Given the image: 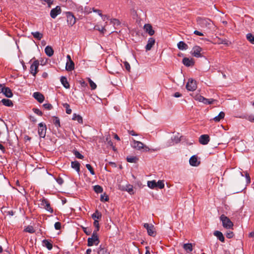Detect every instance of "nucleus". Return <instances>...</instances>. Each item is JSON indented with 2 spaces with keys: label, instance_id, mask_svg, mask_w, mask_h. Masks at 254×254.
Instances as JSON below:
<instances>
[{
  "label": "nucleus",
  "instance_id": "10",
  "mask_svg": "<svg viewBox=\"0 0 254 254\" xmlns=\"http://www.w3.org/2000/svg\"><path fill=\"white\" fill-rule=\"evenodd\" d=\"M62 12V9L60 6H57L55 8H53L50 12V16L52 18L55 19L58 15Z\"/></svg>",
  "mask_w": 254,
  "mask_h": 254
},
{
  "label": "nucleus",
  "instance_id": "9",
  "mask_svg": "<svg viewBox=\"0 0 254 254\" xmlns=\"http://www.w3.org/2000/svg\"><path fill=\"white\" fill-rule=\"evenodd\" d=\"M39 65L38 61H35L30 66V73L33 75L35 76L38 72V68Z\"/></svg>",
  "mask_w": 254,
  "mask_h": 254
},
{
  "label": "nucleus",
  "instance_id": "55",
  "mask_svg": "<svg viewBox=\"0 0 254 254\" xmlns=\"http://www.w3.org/2000/svg\"><path fill=\"white\" fill-rule=\"evenodd\" d=\"M33 110L35 114H37V115H38L39 116H42V112L40 110H39L38 109L34 108L33 109Z\"/></svg>",
  "mask_w": 254,
  "mask_h": 254
},
{
  "label": "nucleus",
  "instance_id": "21",
  "mask_svg": "<svg viewBox=\"0 0 254 254\" xmlns=\"http://www.w3.org/2000/svg\"><path fill=\"white\" fill-rule=\"evenodd\" d=\"M0 102L3 105L7 107H12L13 105L12 101L8 99H3L0 101Z\"/></svg>",
  "mask_w": 254,
  "mask_h": 254
},
{
  "label": "nucleus",
  "instance_id": "51",
  "mask_svg": "<svg viewBox=\"0 0 254 254\" xmlns=\"http://www.w3.org/2000/svg\"><path fill=\"white\" fill-rule=\"evenodd\" d=\"M94 226L96 228V230H95L94 232H97L99 229V224L98 221L97 220H95L94 222Z\"/></svg>",
  "mask_w": 254,
  "mask_h": 254
},
{
  "label": "nucleus",
  "instance_id": "24",
  "mask_svg": "<svg viewBox=\"0 0 254 254\" xmlns=\"http://www.w3.org/2000/svg\"><path fill=\"white\" fill-rule=\"evenodd\" d=\"M3 94L7 98L12 97L13 96L11 90L8 87H6L4 88Z\"/></svg>",
  "mask_w": 254,
  "mask_h": 254
},
{
  "label": "nucleus",
  "instance_id": "17",
  "mask_svg": "<svg viewBox=\"0 0 254 254\" xmlns=\"http://www.w3.org/2000/svg\"><path fill=\"white\" fill-rule=\"evenodd\" d=\"M144 29L145 32L148 33L150 36H152L154 34V31L152 29V26L149 24H145L144 26Z\"/></svg>",
  "mask_w": 254,
  "mask_h": 254
},
{
  "label": "nucleus",
  "instance_id": "3",
  "mask_svg": "<svg viewBox=\"0 0 254 254\" xmlns=\"http://www.w3.org/2000/svg\"><path fill=\"white\" fill-rule=\"evenodd\" d=\"M220 219L222 221L223 227L227 229H231L233 228V223L228 217L226 216L225 215L222 214L221 215Z\"/></svg>",
  "mask_w": 254,
  "mask_h": 254
},
{
  "label": "nucleus",
  "instance_id": "63",
  "mask_svg": "<svg viewBox=\"0 0 254 254\" xmlns=\"http://www.w3.org/2000/svg\"><path fill=\"white\" fill-rule=\"evenodd\" d=\"M194 34H195V35H198V36H203V34L201 32H200L198 31H197V30H195L194 31Z\"/></svg>",
  "mask_w": 254,
  "mask_h": 254
},
{
  "label": "nucleus",
  "instance_id": "28",
  "mask_svg": "<svg viewBox=\"0 0 254 254\" xmlns=\"http://www.w3.org/2000/svg\"><path fill=\"white\" fill-rule=\"evenodd\" d=\"M225 117V113L223 112H221L219 115L213 118V120L216 122H219L221 119H223Z\"/></svg>",
  "mask_w": 254,
  "mask_h": 254
},
{
  "label": "nucleus",
  "instance_id": "32",
  "mask_svg": "<svg viewBox=\"0 0 254 254\" xmlns=\"http://www.w3.org/2000/svg\"><path fill=\"white\" fill-rule=\"evenodd\" d=\"M98 254H110L106 248L100 246L98 248Z\"/></svg>",
  "mask_w": 254,
  "mask_h": 254
},
{
  "label": "nucleus",
  "instance_id": "36",
  "mask_svg": "<svg viewBox=\"0 0 254 254\" xmlns=\"http://www.w3.org/2000/svg\"><path fill=\"white\" fill-rule=\"evenodd\" d=\"M247 39L252 44H254V35L248 33L246 35Z\"/></svg>",
  "mask_w": 254,
  "mask_h": 254
},
{
  "label": "nucleus",
  "instance_id": "58",
  "mask_svg": "<svg viewBox=\"0 0 254 254\" xmlns=\"http://www.w3.org/2000/svg\"><path fill=\"white\" fill-rule=\"evenodd\" d=\"M57 182L60 185H62L64 183V180L62 178L59 177L56 179Z\"/></svg>",
  "mask_w": 254,
  "mask_h": 254
},
{
  "label": "nucleus",
  "instance_id": "46",
  "mask_svg": "<svg viewBox=\"0 0 254 254\" xmlns=\"http://www.w3.org/2000/svg\"><path fill=\"white\" fill-rule=\"evenodd\" d=\"M137 160L136 157L130 156L127 158V161L130 163H135Z\"/></svg>",
  "mask_w": 254,
  "mask_h": 254
},
{
  "label": "nucleus",
  "instance_id": "62",
  "mask_svg": "<svg viewBox=\"0 0 254 254\" xmlns=\"http://www.w3.org/2000/svg\"><path fill=\"white\" fill-rule=\"evenodd\" d=\"M92 10H93V11H94L95 12H97L99 14V15L102 16V14L101 13V10H100L99 9H96L94 8H92Z\"/></svg>",
  "mask_w": 254,
  "mask_h": 254
},
{
  "label": "nucleus",
  "instance_id": "42",
  "mask_svg": "<svg viewBox=\"0 0 254 254\" xmlns=\"http://www.w3.org/2000/svg\"><path fill=\"white\" fill-rule=\"evenodd\" d=\"M126 191H127L130 194H133L134 191L133 190V187L131 185H128L126 186Z\"/></svg>",
  "mask_w": 254,
  "mask_h": 254
},
{
  "label": "nucleus",
  "instance_id": "12",
  "mask_svg": "<svg viewBox=\"0 0 254 254\" xmlns=\"http://www.w3.org/2000/svg\"><path fill=\"white\" fill-rule=\"evenodd\" d=\"M180 141V137L179 134L174 135L171 137V140L168 142L167 146L173 145L176 143H178Z\"/></svg>",
  "mask_w": 254,
  "mask_h": 254
},
{
  "label": "nucleus",
  "instance_id": "26",
  "mask_svg": "<svg viewBox=\"0 0 254 254\" xmlns=\"http://www.w3.org/2000/svg\"><path fill=\"white\" fill-rule=\"evenodd\" d=\"M183 248L187 253H190L192 251V245L190 243L185 244Z\"/></svg>",
  "mask_w": 254,
  "mask_h": 254
},
{
  "label": "nucleus",
  "instance_id": "38",
  "mask_svg": "<svg viewBox=\"0 0 254 254\" xmlns=\"http://www.w3.org/2000/svg\"><path fill=\"white\" fill-rule=\"evenodd\" d=\"M217 43L218 44H224V45H228V41L226 39H220V38H217Z\"/></svg>",
  "mask_w": 254,
  "mask_h": 254
},
{
  "label": "nucleus",
  "instance_id": "25",
  "mask_svg": "<svg viewBox=\"0 0 254 254\" xmlns=\"http://www.w3.org/2000/svg\"><path fill=\"white\" fill-rule=\"evenodd\" d=\"M61 82L65 88H69V84L67 80V79L64 76H62L61 78Z\"/></svg>",
  "mask_w": 254,
  "mask_h": 254
},
{
  "label": "nucleus",
  "instance_id": "30",
  "mask_svg": "<svg viewBox=\"0 0 254 254\" xmlns=\"http://www.w3.org/2000/svg\"><path fill=\"white\" fill-rule=\"evenodd\" d=\"M72 119L74 121H77L80 124H82V118L81 116L79 115L73 114Z\"/></svg>",
  "mask_w": 254,
  "mask_h": 254
},
{
  "label": "nucleus",
  "instance_id": "44",
  "mask_svg": "<svg viewBox=\"0 0 254 254\" xmlns=\"http://www.w3.org/2000/svg\"><path fill=\"white\" fill-rule=\"evenodd\" d=\"M88 80L89 81L91 89H95L97 87L96 84L90 78H88Z\"/></svg>",
  "mask_w": 254,
  "mask_h": 254
},
{
  "label": "nucleus",
  "instance_id": "33",
  "mask_svg": "<svg viewBox=\"0 0 254 254\" xmlns=\"http://www.w3.org/2000/svg\"><path fill=\"white\" fill-rule=\"evenodd\" d=\"M80 164L77 161H73L71 162V167L72 168L75 169V170L77 172H79L80 170Z\"/></svg>",
  "mask_w": 254,
  "mask_h": 254
},
{
  "label": "nucleus",
  "instance_id": "35",
  "mask_svg": "<svg viewBox=\"0 0 254 254\" xmlns=\"http://www.w3.org/2000/svg\"><path fill=\"white\" fill-rule=\"evenodd\" d=\"M102 214L98 210H96L92 215L93 219L95 220L101 219Z\"/></svg>",
  "mask_w": 254,
  "mask_h": 254
},
{
  "label": "nucleus",
  "instance_id": "57",
  "mask_svg": "<svg viewBox=\"0 0 254 254\" xmlns=\"http://www.w3.org/2000/svg\"><path fill=\"white\" fill-rule=\"evenodd\" d=\"M95 29H97V30H99V31H101V32H102V33H103V32H104V31H105V30H106L105 26H104V27H102L101 28V29H100L99 27H98V26H96L95 27Z\"/></svg>",
  "mask_w": 254,
  "mask_h": 254
},
{
  "label": "nucleus",
  "instance_id": "53",
  "mask_svg": "<svg viewBox=\"0 0 254 254\" xmlns=\"http://www.w3.org/2000/svg\"><path fill=\"white\" fill-rule=\"evenodd\" d=\"M124 64L125 66L126 69L128 71H130V64H129V63L125 61V62H124Z\"/></svg>",
  "mask_w": 254,
  "mask_h": 254
},
{
  "label": "nucleus",
  "instance_id": "61",
  "mask_svg": "<svg viewBox=\"0 0 254 254\" xmlns=\"http://www.w3.org/2000/svg\"><path fill=\"white\" fill-rule=\"evenodd\" d=\"M144 227L147 230L150 228H153V225H149L148 223H144Z\"/></svg>",
  "mask_w": 254,
  "mask_h": 254
},
{
  "label": "nucleus",
  "instance_id": "64",
  "mask_svg": "<svg viewBox=\"0 0 254 254\" xmlns=\"http://www.w3.org/2000/svg\"><path fill=\"white\" fill-rule=\"evenodd\" d=\"M174 96L175 97L178 98V97H181L182 96V94L181 93H180L179 92H176L174 94Z\"/></svg>",
  "mask_w": 254,
  "mask_h": 254
},
{
  "label": "nucleus",
  "instance_id": "6",
  "mask_svg": "<svg viewBox=\"0 0 254 254\" xmlns=\"http://www.w3.org/2000/svg\"><path fill=\"white\" fill-rule=\"evenodd\" d=\"M66 21L69 26H72L76 22V18L71 12L65 13Z\"/></svg>",
  "mask_w": 254,
  "mask_h": 254
},
{
  "label": "nucleus",
  "instance_id": "20",
  "mask_svg": "<svg viewBox=\"0 0 254 254\" xmlns=\"http://www.w3.org/2000/svg\"><path fill=\"white\" fill-rule=\"evenodd\" d=\"M74 68V64L72 61H67L65 69L67 71H71Z\"/></svg>",
  "mask_w": 254,
  "mask_h": 254
},
{
  "label": "nucleus",
  "instance_id": "5",
  "mask_svg": "<svg viewBox=\"0 0 254 254\" xmlns=\"http://www.w3.org/2000/svg\"><path fill=\"white\" fill-rule=\"evenodd\" d=\"M194 98L195 100H197L199 102H202L204 104H212L215 100L212 99H208L206 98H205L203 96L197 94L194 96Z\"/></svg>",
  "mask_w": 254,
  "mask_h": 254
},
{
  "label": "nucleus",
  "instance_id": "4",
  "mask_svg": "<svg viewBox=\"0 0 254 254\" xmlns=\"http://www.w3.org/2000/svg\"><path fill=\"white\" fill-rule=\"evenodd\" d=\"M99 243L96 232H93L91 237L88 239V246L90 247L94 245H98Z\"/></svg>",
  "mask_w": 254,
  "mask_h": 254
},
{
  "label": "nucleus",
  "instance_id": "15",
  "mask_svg": "<svg viewBox=\"0 0 254 254\" xmlns=\"http://www.w3.org/2000/svg\"><path fill=\"white\" fill-rule=\"evenodd\" d=\"M33 96L40 103H42L45 99L44 95L38 92H34L33 94Z\"/></svg>",
  "mask_w": 254,
  "mask_h": 254
},
{
  "label": "nucleus",
  "instance_id": "7",
  "mask_svg": "<svg viewBox=\"0 0 254 254\" xmlns=\"http://www.w3.org/2000/svg\"><path fill=\"white\" fill-rule=\"evenodd\" d=\"M186 88L189 91H194L196 88L195 81L192 79H189L186 85Z\"/></svg>",
  "mask_w": 254,
  "mask_h": 254
},
{
  "label": "nucleus",
  "instance_id": "59",
  "mask_svg": "<svg viewBox=\"0 0 254 254\" xmlns=\"http://www.w3.org/2000/svg\"><path fill=\"white\" fill-rule=\"evenodd\" d=\"M247 120L251 122L254 123V116L252 115L249 116L247 118Z\"/></svg>",
  "mask_w": 254,
  "mask_h": 254
},
{
  "label": "nucleus",
  "instance_id": "13",
  "mask_svg": "<svg viewBox=\"0 0 254 254\" xmlns=\"http://www.w3.org/2000/svg\"><path fill=\"white\" fill-rule=\"evenodd\" d=\"M41 205L42 207L46 209L48 211L53 212V210L50 207V205L48 201L45 199H43L41 201Z\"/></svg>",
  "mask_w": 254,
  "mask_h": 254
},
{
  "label": "nucleus",
  "instance_id": "41",
  "mask_svg": "<svg viewBox=\"0 0 254 254\" xmlns=\"http://www.w3.org/2000/svg\"><path fill=\"white\" fill-rule=\"evenodd\" d=\"M94 190L97 193H101L103 191L102 188L99 185H96L94 187Z\"/></svg>",
  "mask_w": 254,
  "mask_h": 254
},
{
  "label": "nucleus",
  "instance_id": "31",
  "mask_svg": "<svg viewBox=\"0 0 254 254\" xmlns=\"http://www.w3.org/2000/svg\"><path fill=\"white\" fill-rule=\"evenodd\" d=\"M31 34L35 38H36L39 40H40L43 38V35L42 33H41L38 31L33 32H32Z\"/></svg>",
  "mask_w": 254,
  "mask_h": 254
},
{
  "label": "nucleus",
  "instance_id": "49",
  "mask_svg": "<svg viewBox=\"0 0 254 254\" xmlns=\"http://www.w3.org/2000/svg\"><path fill=\"white\" fill-rule=\"evenodd\" d=\"M74 154L75 156V157L77 158L82 159L84 158L83 156L77 151H74Z\"/></svg>",
  "mask_w": 254,
  "mask_h": 254
},
{
  "label": "nucleus",
  "instance_id": "8",
  "mask_svg": "<svg viewBox=\"0 0 254 254\" xmlns=\"http://www.w3.org/2000/svg\"><path fill=\"white\" fill-rule=\"evenodd\" d=\"M201 51H202V49L200 47H199L198 46H195L193 47V48H192L191 53V55L195 57H196V58L201 57H202V55L201 54Z\"/></svg>",
  "mask_w": 254,
  "mask_h": 254
},
{
  "label": "nucleus",
  "instance_id": "43",
  "mask_svg": "<svg viewBox=\"0 0 254 254\" xmlns=\"http://www.w3.org/2000/svg\"><path fill=\"white\" fill-rule=\"evenodd\" d=\"M158 188L160 189H162L164 188V181L162 180H159L157 182L156 188Z\"/></svg>",
  "mask_w": 254,
  "mask_h": 254
},
{
  "label": "nucleus",
  "instance_id": "50",
  "mask_svg": "<svg viewBox=\"0 0 254 254\" xmlns=\"http://www.w3.org/2000/svg\"><path fill=\"white\" fill-rule=\"evenodd\" d=\"M86 167L90 171V173L92 175H95V172H94L92 166L90 164H86Z\"/></svg>",
  "mask_w": 254,
  "mask_h": 254
},
{
  "label": "nucleus",
  "instance_id": "27",
  "mask_svg": "<svg viewBox=\"0 0 254 254\" xmlns=\"http://www.w3.org/2000/svg\"><path fill=\"white\" fill-rule=\"evenodd\" d=\"M45 53L49 57H51L54 54V51L51 47L48 46L45 49Z\"/></svg>",
  "mask_w": 254,
  "mask_h": 254
},
{
  "label": "nucleus",
  "instance_id": "39",
  "mask_svg": "<svg viewBox=\"0 0 254 254\" xmlns=\"http://www.w3.org/2000/svg\"><path fill=\"white\" fill-rule=\"evenodd\" d=\"M63 106L66 109V113L67 114H70L71 113V109H70L69 105L67 103H64Z\"/></svg>",
  "mask_w": 254,
  "mask_h": 254
},
{
  "label": "nucleus",
  "instance_id": "14",
  "mask_svg": "<svg viewBox=\"0 0 254 254\" xmlns=\"http://www.w3.org/2000/svg\"><path fill=\"white\" fill-rule=\"evenodd\" d=\"M199 141L200 144L206 145L209 141V136L207 134L201 135L199 137Z\"/></svg>",
  "mask_w": 254,
  "mask_h": 254
},
{
  "label": "nucleus",
  "instance_id": "2",
  "mask_svg": "<svg viewBox=\"0 0 254 254\" xmlns=\"http://www.w3.org/2000/svg\"><path fill=\"white\" fill-rule=\"evenodd\" d=\"M197 22L198 24L203 27H206L210 29L214 27L212 21L209 19L199 17L197 18Z\"/></svg>",
  "mask_w": 254,
  "mask_h": 254
},
{
  "label": "nucleus",
  "instance_id": "18",
  "mask_svg": "<svg viewBox=\"0 0 254 254\" xmlns=\"http://www.w3.org/2000/svg\"><path fill=\"white\" fill-rule=\"evenodd\" d=\"M190 164L192 166H197L199 164V162L197 160V157L192 156L190 159Z\"/></svg>",
  "mask_w": 254,
  "mask_h": 254
},
{
  "label": "nucleus",
  "instance_id": "19",
  "mask_svg": "<svg viewBox=\"0 0 254 254\" xmlns=\"http://www.w3.org/2000/svg\"><path fill=\"white\" fill-rule=\"evenodd\" d=\"M183 63L187 66H191L194 64V62L192 59H190L187 58L183 59Z\"/></svg>",
  "mask_w": 254,
  "mask_h": 254
},
{
  "label": "nucleus",
  "instance_id": "34",
  "mask_svg": "<svg viewBox=\"0 0 254 254\" xmlns=\"http://www.w3.org/2000/svg\"><path fill=\"white\" fill-rule=\"evenodd\" d=\"M157 182L155 180L147 182V186L150 189H153L156 188Z\"/></svg>",
  "mask_w": 254,
  "mask_h": 254
},
{
  "label": "nucleus",
  "instance_id": "29",
  "mask_svg": "<svg viewBox=\"0 0 254 254\" xmlns=\"http://www.w3.org/2000/svg\"><path fill=\"white\" fill-rule=\"evenodd\" d=\"M43 245L46 247L48 250H51L53 248L52 244L47 240H44L42 241Z\"/></svg>",
  "mask_w": 254,
  "mask_h": 254
},
{
  "label": "nucleus",
  "instance_id": "48",
  "mask_svg": "<svg viewBox=\"0 0 254 254\" xmlns=\"http://www.w3.org/2000/svg\"><path fill=\"white\" fill-rule=\"evenodd\" d=\"M110 22L114 26L119 25L120 24V22L119 20L118 19H111Z\"/></svg>",
  "mask_w": 254,
  "mask_h": 254
},
{
  "label": "nucleus",
  "instance_id": "22",
  "mask_svg": "<svg viewBox=\"0 0 254 254\" xmlns=\"http://www.w3.org/2000/svg\"><path fill=\"white\" fill-rule=\"evenodd\" d=\"M214 235L217 237V238L222 242L224 241V237L222 234V233L218 231H215L214 232Z\"/></svg>",
  "mask_w": 254,
  "mask_h": 254
},
{
  "label": "nucleus",
  "instance_id": "60",
  "mask_svg": "<svg viewBox=\"0 0 254 254\" xmlns=\"http://www.w3.org/2000/svg\"><path fill=\"white\" fill-rule=\"evenodd\" d=\"M144 227L147 230L150 228H153V225H149L148 223H144Z\"/></svg>",
  "mask_w": 254,
  "mask_h": 254
},
{
  "label": "nucleus",
  "instance_id": "47",
  "mask_svg": "<svg viewBox=\"0 0 254 254\" xmlns=\"http://www.w3.org/2000/svg\"><path fill=\"white\" fill-rule=\"evenodd\" d=\"M100 200L101 201H108L109 200V197L105 193L101 195Z\"/></svg>",
  "mask_w": 254,
  "mask_h": 254
},
{
  "label": "nucleus",
  "instance_id": "11",
  "mask_svg": "<svg viewBox=\"0 0 254 254\" xmlns=\"http://www.w3.org/2000/svg\"><path fill=\"white\" fill-rule=\"evenodd\" d=\"M46 132V127L42 123L39 124L38 134L41 137H44Z\"/></svg>",
  "mask_w": 254,
  "mask_h": 254
},
{
  "label": "nucleus",
  "instance_id": "23",
  "mask_svg": "<svg viewBox=\"0 0 254 254\" xmlns=\"http://www.w3.org/2000/svg\"><path fill=\"white\" fill-rule=\"evenodd\" d=\"M178 48L179 50H185L188 48V45L184 42L180 41L177 44Z\"/></svg>",
  "mask_w": 254,
  "mask_h": 254
},
{
  "label": "nucleus",
  "instance_id": "40",
  "mask_svg": "<svg viewBox=\"0 0 254 254\" xmlns=\"http://www.w3.org/2000/svg\"><path fill=\"white\" fill-rule=\"evenodd\" d=\"M147 231V233L149 236H155V232L154 231V227L153 225L152 228H150Z\"/></svg>",
  "mask_w": 254,
  "mask_h": 254
},
{
  "label": "nucleus",
  "instance_id": "16",
  "mask_svg": "<svg viewBox=\"0 0 254 254\" xmlns=\"http://www.w3.org/2000/svg\"><path fill=\"white\" fill-rule=\"evenodd\" d=\"M155 43V40L153 38H149L147 44L145 46V49L146 51H149L151 49L152 47L154 46Z\"/></svg>",
  "mask_w": 254,
  "mask_h": 254
},
{
  "label": "nucleus",
  "instance_id": "37",
  "mask_svg": "<svg viewBox=\"0 0 254 254\" xmlns=\"http://www.w3.org/2000/svg\"><path fill=\"white\" fill-rule=\"evenodd\" d=\"M53 123L57 127H60V121L58 118L54 117L53 118Z\"/></svg>",
  "mask_w": 254,
  "mask_h": 254
},
{
  "label": "nucleus",
  "instance_id": "1",
  "mask_svg": "<svg viewBox=\"0 0 254 254\" xmlns=\"http://www.w3.org/2000/svg\"><path fill=\"white\" fill-rule=\"evenodd\" d=\"M131 146L134 149L138 150H143V151H149L150 149L140 141H136L134 139H132Z\"/></svg>",
  "mask_w": 254,
  "mask_h": 254
},
{
  "label": "nucleus",
  "instance_id": "45",
  "mask_svg": "<svg viewBox=\"0 0 254 254\" xmlns=\"http://www.w3.org/2000/svg\"><path fill=\"white\" fill-rule=\"evenodd\" d=\"M25 231L29 233H33L35 232V230L33 227L31 226H28L25 229Z\"/></svg>",
  "mask_w": 254,
  "mask_h": 254
},
{
  "label": "nucleus",
  "instance_id": "52",
  "mask_svg": "<svg viewBox=\"0 0 254 254\" xmlns=\"http://www.w3.org/2000/svg\"><path fill=\"white\" fill-rule=\"evenodd\" d=\"M43 106L45 109L47 110H51L53 107L52 105L49 103L44 104Z\"/></svg>",
  "mask_w": 254,
  "mask_h": 254
},
{
  "label": "nucleus",
  "instance_id": "56",
  "mask_svg": "<svg viewBox=\"0 0 254 254\" xmlns=\"http://www.w3.org/2000/svg\"><path fill=\"white\" fill-rule=\"evenodd\" d=\"M55 228L56 230H60L61 227V224L59 222H57L55 224Z\"/></svg>",
  "mask_w": 254,
  "mask_h": 254
},
{
  "label": "nucleus",
  "instance_id": "54",
  "mask_svg": "<svg viewBox=\"0 0 254 254\" xmlns=\"http://www.w3.org/2000/svg\"><path fill=\"white\" fill-rule=\"evenodd\" d=\"M226 235L228 238H231L234 236V234L232 231H228L227 232Z\"/></svg>",
  "mask_w": 254,
  "mask_h": 254
}]
</instances>
